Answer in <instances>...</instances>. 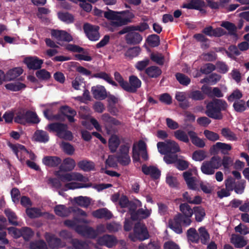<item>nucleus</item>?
<instances>
[{"instance_id": "1", "label": "nucleus", "mask_w": 249, "mask_h": 249, "mask_svg": "<svg viewBox=\"0 0 249 249\" xmlns=\"http://www.w3.org/2000/svg\"><path fill=\"white\" fill-rule=\"evenodd\" d=\"M228 107L224 100L214 98L207 104L205 114L213 119L221 120L224 117L222 112L227 111Z\"/></svg>"}, {"instance_id": "2", "label": "nucleus", "mask_w": 249, "mask_h": 249, "mask_svg": "<svg viewBox=\"0 0 249 249\" xmlns=\"http://www.w3.org/2000/svg\"><path fill=\"white\" fill-rule=\"evenodd\" d=\"M48 127L50 131L55 132L56 136L61 139L69 141L73 140V134L68 129V126L66 124L55 122L49 124Z\"/></svg>"}, {"instance_id": "3", "label": "nucleus", "mask_w": 249, "mask_h": 249, "mask_svg": "<svg viewBox=\"0 0 249 249\" xmlns=\"http://www.w3.org/2000/svg\"><path fill=\"white\" fill-rule=\"evenodd\" d=\"M14 121L17 123L22 124L27 123L37 124L40 121L36 113L29 110L18 112L14 118Z\"/></svg>"}, {"instance_id": "4", "label": "nucleus", "mask_w": 249, "mask_h": 249, "mask_svg": "<svg viewBox=\"0 0 249 249\" xmlns=\"http://www.w3.org/2000/svg\"><path fill=\"white\" fill-rule=\"evenodd\" d=\"M221 166V159L219 156H213L210 160L204 161L201 166L202 172L208 175H213L215 169Z\"/></svg>"}, {"instance_id": "5", "label": "nucleus", "mask_w": 249, "mask_h": 249, "mask_svg": "<svg viewBox=\"0 0 249 249\" xmlns=\"http://www.w3.org/2000/svg\"><path fill=\"white\" fill-rule=\"evenodd\" d=\"M159 152L161 154L166 153L176 154L180 149L177 142L174 141L168 140L166 142H160L157 143Z\"/></svg>"}, {"instance_id": "6", "label": "nucleus", "mask_w": 249, "mask_h": 249, "mask_svg": "<svg viewBox=\"0 0 249 249\" xmlns=\"http://www.w3.org/2000/svg\"><path fill=\"white\" fill-rule=\"evenodd\" d=\"M183 218L180 213L177 214L175 216L173 220L169 221V227L176 233H181L182 232L181 224L186 227L190 225L189 220L187 219H183Z\"/></svg>"}, {"instance_id": "7", "label": "nucleus", "mask_w": 249, "mask_h": 249, "mask_svg": "<svg viewBox=\"0 0 249 249\" xmlns=\"http://www.w3.org/2000/svg\"><path fill=\"white\" fill-rule=\"evenodd\" d=\"M83 29L88 38L92 41H96L99 39L100 27L98 25H92L89 23L84 24Z\"/></svg>"}, {"instance_id": "8", "label": "nucleus", "mask_w": 249, "mask_h": 249, "mask_svg": "<svg viewBox=\"0 0 249 249\" xmlns=\"http://www.w3.org/2000/svg\"><path fill=\"white\" fill-rule=\"evenodd\" d=\"M55 175L58 179L63 182L72 180L87 182L88 180V178L84 177L82 174L78 172L60 173L59 171H58Z\"/></svg>"}, {"instance_id": "9", "label": "nucleus", "mask_w": 249, "mask_h": 249, "mask_svg": "<svg viewBox=\"0 0 249 249\" xmlns=\"http://www.w3.org/2000/svg\"><path fill=\"white\" fill-rule=\"evenodd\" d=\"M65 49L68 51L76 53H83L84 54H76L74 55L75 59L78 60H84L86 61H90L92 60V57L88 55V53L85 52L84 49L75 44H67L65 45Z\"/></svg>"}, {"instance_id": "10", "label": "nucleus", "mask_w": 249, "mask_h": 249, "mask_svg": "<svg viewBox=\"0 0 249 249\" xmlns=\"http://www.w3.org/2000/svg\"><path fill=\"white\" fill-rule=\"evenodd\" d=\"M51 34L52 37L57 41V43L61 46H64L63 42H70L73 40L72 36L64 30L52 29Z\"/></svg>"}, {"instance_id": "11", "label": "nucleus", "mask_w": 249, "mask_h": 249, "mask_svg": "<svg viewBox=\"0 0 249 249\" xmlns=\"http://www.w3.org/2000/svg\"><path fill=\"white\" fill-rule=\"evenodd\" d=\"M141 85V81L136 76L132 75L129 77V82L126 81L123 89L129 93H135Z\"/></svg>"}, {"instance_id": "12", "label": "nucleus", "mask_w": 249, "mask_h": 249, "mask_svg": "<svg viewBox=\"0 0 249 249\" xmlns=\"http://www.w3.org/2000/svg\"><path fill=\"white\" fill-rule=\"evenodd\" d=\"M75 231L83 236L90 239H95L97 234L93 228L85 225H77L75 227Z\"/></svg>"}, {"instance_id": "13", "label": "nucleus", "mask_w": 249, "mask_h": 249, "mask_svg": "<svg viewBox=\"0 0 249 249\" xmlns=\"http://www.w3.org/2000/svg\"><path fill=\"white\" fill-rule=\"evenodd\" d=\"M116 237L113 235L104 234L98 237L97 239V243L100 246H104L108 248H111L117 244Z\"/></svg>"}, {"instance_id": "14", "label": "nucleus", "mask_w": 249, "mask_h": 249, "mask_svg": "<svg viewBox=\"0 0 249 249\" xmlns=\"http://www.w3.org/2000/svg\"><path fill=\"white\" fill-rule=\"evenodd\" d=\"M27 67L30 70H36L41 68L43 63V60L37 56H28L24 58L23 61Z\"/></svg>"}, {"instance_id": "15", "label": "nucleus", "mask_w": 249, "mask_h": 249, "mask_svg": "<svg viewBox=\"0 0 249 249\" xmlns=\"http://www.w3.org/2000/svg\"><path fill=\"white\" fill-rule=\"evenodd\" d=\"M125 40L127 44L137 45L142 41V36L139 33L133 30L128 34L125 35Z\"/></svg>"}, {"instance_id": "16", "label": "nucleus", "mask_w": 249, "mask_h": 249, "mask_svg": "<svg viewBox=\"0 0 249 249\" xmlns=\"http://www.w3.org/2000/svg\"><path fill=\"white\" fill-rule=\"evenodd\" d=\"M135 237L140 241H143L149 237V232L145 226L136 225L134 229Z\"/></svg>"}, {"instance_id": "17", "label": "nucleus", "mask_w": 249, "mask_h": 249, "mask_svg": "<svg viewBox=\"0 0 249 249\" xmlns=\"http://www.w3.org/2000/svg\"><path fill=\"white\" fill-rule=\"evenodd\" d=\"M91 91L93 97L97 100H104L107 97L105 88L101 85H97L91 88Z\"/></svg>"}, {"instance_id": "18", "label": "nucleus", "mask_w": 249, "mask_h": 249, "mask_svg": "<svg viewBox=\"0 0 249 249\" xmlns=\"http://www.w3.org/2000/svg\"><path fill=\"white\" fill-rule=\"evenodd\" d=\"M202 32L208 36L215 37H220L226 34V32L223 29L220 27L213 29L211 26L204 28Z\"/></svg>"}, {"instance_id": "19", "label": "nucleus", "mask_w": 249, "mask_h": 249, "mask_svg": "<svg viewBox=\"0 0 249 249\" xmlns=\"http://www.w3.org/2000/svg\"><path fill=\"white\" fill-rule=\"evenodd\" d=\"M231 148V146L230 144L217 142L210 148V152L211 153L215 154H217L219 150H221L222 153L226 154Z\"/></svg>"}, {"instance_id": "20", "label": "nucleus", "mask_w": 249, "mask_h": 249, "mask_svg": "<svg viewBox=\"0 0 249 249\" xmlns=\"http://www.w3.org/2000/svg\"><path fill=\"white\" fill-rule=\"evenodd\" d=\"M142 172L146 175H150L152 178L157 179L160 176V170L155 166H147L144 164L142 166Z\"/></svg>"}, {"instance_id": "21", "label": "nucleus", "mask_w": 249, "mask_h": 249, "mask_svg": "<svg viewBox=\"0 0 249 249\" xmlns=\"http://www.w3.org/2000/svg\"><path fill=\"white\" fill-rule=\"evenodd\" d=\"M101 119L107 129L110 128L113 125L118 126L121 124L120 121L111 116L108 113L103 114L101 116Z\"/></svg>"}, {"instance_id": "22", "label": "nucleus", "mask_w": 249, "mask_h": 249, "mask_svg": "<svg viewBox=\"0 0 249 249\" xmlns=\"http://www.w3.org/2000/svg\"><path fill=\"white\" fill-rule=\"evenodd\" d=\"M231 243L234 245L235 248L240 249L247 246L248 240H246L245 237L241 235L232 234L231 238Z\"/></svg>"}, {"instance_id": "23", "label": "nucleus", "mask_w": 249, "mask_h": 249, "mask_svg": "<svg viewBox=\"0 0 249 249\" xmlns=\"http://www.w3.org/2000/svg\"><path fill=\"white\" fill-rule=\"evenodd\" d=\"M180 211L182 213L183 219H187L190 221V224L192 223L191 218L194 213V209H192L188 203H181L179 206Z\"/></svg>"}, {"instance_id": "24", "label": "nucleus", "mask_w": 249, "mask_h": 249, "mask_svg": "<svg viewBox=\"0 0 249 249\" xmlns=\"http://www.w3.org/2000/svg\"><path fill=\"white\" fill-rule=\"evenodd\" d=\"M75 160L70 158H66L59 167L60 171L68 172L72 171L75 167Z\"/></svg>"}, {"instance_id": "25", "label": "nucleus", "mask_w": 249, "mask_h": 249, "mask_svg": "<svg viewBox=\"0 0 249 249\" xmlns=\"http://www.w3.org/2000/svg\"><path fill=\"white\" fill-rule=\"evenodd\" d=\"M93 217L102 219H110L112 217V214L107 208H100L92 212Z\"/></svg>"}, {"instance_id": "26", "label": "nucleus", "mask_w": 249, "mask_h": 249, "mask_svg": "<svg viewBox=\"0 0 249 249\" xmlns=\"http://www.w3.org/2000/svg\"><path fill=\"white\" fill-rule=\"evenodd\" d=\"M188 134L194 145L199 148H203L205 146L204 141L197 136L196 132L190 130L188 131Z\"/></svg>"}, {"instance_id": "27", "label": "nucleus", "mask_w": 249, "mask_h": 249, "mask_svg": "<svg viewBox=\"0 0 249 249\" xmlns=\"http://www.w3.org/2000/svg\"><path fill=\"white\" fill-rule=\"evenodd\" d=\"M92 77L103 79L113 87H117L118 86V84L112 80L110 75L106 72L101 71L94 73Z\"/></svg>"}, {"instance_id": "28", "label": "nucleus", "mask_w": 249, "mask_h": 249, "mask_svg": "<svg viewBox=\"0 0 249 249\" xmlns=\"http://www.w3.org/2000/svg\"><path fill=\"white\" fill-rule=\"evenodd\" d=\"M71 249H89V245L86 241L76 238L71 239L70 241Z\"/></svg>"}, {"instance_id": "29", "label": "nucleus", "mask_w": 249, "mask_h": 249, "mask_svg": "<svg viewBox=\"0 0 249 249\" xmlns=\"http://www.w3.org/2000/svg\"><path fill=\"white\" fill-rule=\"evenodd\" d=\"M23 72V70L19 67L15 68L9 70L5 74L6 81L15 80Z\"/></svg>"}, {"instance_id": "30", "label": "nucleus", "mask_w": 249, "mask_h": 249, "mask_svg": "<svg viewBox=\"0 0 249 249\" xmlns=\"http://www.w3.org/2000/svg\"><path fill=\"white\" fill-rule=\"evenodd\" d=\"M79 168L85 172H89L95 170V164L93 161L82 160L77 163Z\"/></svg>"}, {"instance_id": "31", "label": "nucleus", "mask_w": 249, "mask_h": 249, "mask_svg": "<svg viewBox=\"0 0 249 249\" xmlns=\"http://www.w3.org/2000/svg\"><path fill=\"white\" fill-rule=\"evenodd\" d=\"M54 212L56 215L61 217L67 216L71 212L72 208H68L64 205H57L54 208Z\"/></svg>"}, {"instance_id": "32", "label": "nucleus", "mask_w": 249, "mask_h": 249, "mask_svg": "<svg viewBox=\"0 0 249 249\" xmlns=\"http://www.w3.org/2000/svg\"><path fill=\"white\" fill-rule=\"evenodd\" d=\"M4 213L8 218L9 223L14 226H18V217L16 213L9 208L4 210Z\"/></svg>"}, {"instance_id": "33", "label": "nucleus", "mask_w": 249, "mask_h": 249, "mask_svg": "<svg viewBox=\"0 0 249 249\" xmlns=\"http://www.w3.org/2000/svg\"><path fill=\"white\" fill-rule=\"evenodd\" d=\"M198 231L201 243L205 245L208 244L210 239V236L207 230L205 227H201Z\"/></svg>"}, {"instance_id": "34", "label": "nucleus", "mask_w": 249, "mask_h": 249, "mask_svg": "<svg viewBox=\"0 0 249 249\" xmlns=\"http://www.w3.org/2000/svg\"><path fill=\"white\" fill-rule=\"evenodd\" d=\"M145 73L151 78H157L161 74V70L157 66H152L146 68Z\"/></svg>"}, {"instance_id": "35", "label": "nucleus", "mask_w": 249, "mask_h": 249, "mask_svg": "<svg viewBox=\"0 0 249 249\" xmlns=\"http://www.w3.org/2000/svg\"><path fill=\"white\" fill-rule=\"evenodd\" d=\"M9 146L16 155L17 158L20 160H21L22 159L21 157H19V153H21L22 152H24L27 153H29V152L26 149L25 147L23 145L20 144H14L10 143L9 144Z\"/></svg>"}, {"instance_id": "36", "label": "nucleus", "mask_w": 249, "mask_h": 249, "mask_svg": "<svg viewBox=\"0 0 249 249\" xmlns=\"http://www.w3.org/2000/svg\"><path fill=\"white\" fill-rule=\"evenodd\" d=\"M26 213L30 218L39 217L43 214L40 209L36 207L27 208Z\"/></svg>"}, {"instance_id": "37", "label": "nucleus", "mask_w": 249, "mask_h": 249, "mask_svg": "<svg viewBox=\"0 0 249 249\" xmlns=\"http://www.w3.org/2000/svg\"><path fill=\"white\" fill-rule=\"evenodd\" d=\"M187 236L189 240L192 243L197 244L199 241V236L196 230L194 228H191L187 230Z\"/></svg>"}, {"instance_id": "38", "label": "nucleus", "mask_w": 249, "mask_h": 249, "mask_svg": "<svg viewBox=\"0 0 249 249\" xmlns=\"http://www.w3.org/2000/svg\"><path fill=\"white\" fill-rule=\"evenodd\" d=\"M74 201L79 206L88 208L90 204V199L87 196H79L73 199Z\"/></svg>"}, {"instance_id": "39", "label": "nucleus", "mask_w": 249, "mask_h": 249, "mask_svg": "<svg viewBox=\"0 0 249 249\" xmlns=\"http://www.w3.org/2000/svg\"><path fill=\"white\" fill-rule=\"evenodd\" d=\"M193 212L196 220L198 222H201L206 215L204 209L201 206H195L194 207Z\"/></svg>"}, {"instance_id": "40", "label": "nucleus", "mask_w": 249, "mask_h": 249, "mask_svg": "<svg viewBox=\"0 0 249 249\" xmlns=\"http://www.w3.org/2000/svg\"><path fill=\"white\" fill-rule=\"evenodd\" d=\"M141 51V49L139 46L129 48L124 53V56L129 59H132L134 57L139 55Z\"/></svg>"}, {"instance_id": "41", "label": "nucleus", "mask_w": 249, "mask_h": 249, "mask_svg": "<svg viewBox=\"0 0 249 249\" xmlns=\"http://www.w3.org/2000/svg\"><path fill=\"white\" fill-rule=\"evenodd\" d=\"M120 144V141L117 136L111 137L108 141V147L110 152L115 153Z\"/></svg>"}, {"instance_id": "42", "label": "nucleus", "mask_w": 249, "mask_h": 249, "mask_svg": "<svg viewBox=\"0 0 249 249\" xmlns=\"http://www.w3.org/2000/svg\"><path fill=\"white\" fill-rule=\"evenodd\" d=\"M174 135L178 140L185 143L189 142V135L184 131L178 129L174 132Z\"/></svg>"}, {"instance_id": "43", "label": "nucleus", "mask_w": 249, "mask_h": 249, "mask_svg": "<svg viewBox=\"0 0 249 249\" xmlns=\"http://www.w3.org/2000/svg\"><path fill=\"white\" fill-rule=\"evenodd\" d=\"M188 96L194 101H202L205 98V95L201 91L198 90L190 91L188 94Z\"/></svg>"}, {"instance_id": "44", "label": "nucleus", "mask_w": 249, "mask_h": 249, "mask_svg": "<svg viewBox=\"0 0 249 249\" xmlns=\"http://www.w3.org/2000/svg\"><path fill=\"white\" fill-rule=\"evenodd\" d=\"M58 16L61 21L67 24L72 23L74 20L73 16L68 12H59Z\"/></svg>"}, {"instance_id": "45", "label": "nucleus", "mask_w": 249, "mask_h": 249, "mask_svg": "<svg viewBox=\"0 0 249 249\" xmlns=\"http://www.w3.org/2000/svg\"><path fill=\"white\" fill-rule=\"evenodd\" d=\"M232 107L237 112H243L247 109L246 103L244 100L235 101Z\"/></svg>"}, {"instance_id": "46", "label": "nucleus", "mask_w": 249, "mask_h": 249, "mask_svg": "<svg viewBox=\"0 0 249 249\" xmlns=\"http://www.w3.org/2000/svg\"><path fill=\"white\" fill-rule=\"evenodd\" d=\"M175 76L179 84L183 86H187L191 83L190 78L182 73L178 72L176 74Z\"/></svg>"}, {"instance_id": "47", "label": "nucleus", "mask_w": 249, "mask_h": 249, "mask_svg": "<svg viewBox=\"0 0 249 249\" xmlns=\"http://www.w3.org/2000/svg\"><path fill=\"white\" fill-rule=\"evenodd\" d=\"M146 41L151 47H156L160 44V36L156 34L150 35L148 36Z\"/></svg>"}, {"instance_id": "48", "label": "nucleus", "mask_w": 249, "mask_h": 249, "mask_svg": "<svg viewBox=\"0 0 249 249\" xmlns=\"http://www.w3.org/2000/svg\"><path fill=\"white\" fill-rule=\"evenodd\" d=\"M221 25L228 31L229 34L230 35L235 36L236 35L237 27L233 23L229 21H224Z\"/></svg>"}, {"instance_id": "49", "label": "nucleus", "mask_w": 249, "mask_h": 249, "mask_svg": "<svg viewBox=\"0 0 249 249\" xmlns=\"http://www.w3.org/2000/svg\"><path fill=\"white\" fill-rule=\"evenodd\" d=\"M5 87L7 89L14 91H18L24 89L26 87V85L23 83L18 82L17 83H9L6 84Z\"/></svg>"}, {"instance_id": "50", "label": "nucleus", "mask_w": 249, "mask_h": 249, "mask_svg": "<svg viewBox=\"0 0 249 249\" xmlns=\"http://www.w3.org/2000/svg\"><path fill=\"white\" fill-rule=\"evenodd\" d=\"M21 237L26 241H29L34 235V232L32 230L28 227H24L21 228Z\"/></svg>"}, {"instance_id": "51", "label": "nucleus", "mask_w": 249, "mask_h": 249, "mask_svg": "<svg viewBox=\"0 0 249 249\" xmlns=\"http://www.w3.org/2000/svg\"><path fill=\"white\" fill-rule=\"evenodd\" d=\"M30 249H47V244L42 240L31 242L30 244Z\"/></svg>"}, {"instance_id": "52", "label": "nucleus", "mask_w": 249, "mask_h": 249, "mask_svg": "<svg viewBox=\"0 0 249 249\" xmlns=\"http://www.w3.org/2000/svg\"><path fill=\"white\" fill-rule=\"evenodd\" d=\"M34 138L37 142H46L47 141L46 133L43 130H36L34 134Z\"/></svg>"}, {"instance_id": "53", "label": "nucleus", "mask_w": 249, "mask_h": 249, "mask_svg": "<svg viewBox=\"0 0 249 249\" xmlns=\"http://www.w3.org/2000/svg\"><path fill=\"white\" fill-rule=\"evenodd\" d=\"M90 186L91 185H89L88 184L72 182L66 183L65 185V187L67 189H75L77 188H87L90 187Z\"/></svg>"}, {"instance_id": "54", "label": "nucleus", "mask_w": 249, "mask_h": 249, "mask_svg": "<svg viewBox=\"0 0 249 249\" xmlns=\"http://www.w3.org/2000/svg\"><path fill=\"white\" fill-rule=\"evenodd\" d=\"M164 155L163 160L167 164H176L178 159V156L176 154L166 153Z\"/></svg>"}, {"instance_id": "55", "label": "nucleus", "mask_w": 249, "mask_h": 249, "mask_svg": "<svg viewBox=\"0 0 249 249\" xmlns=\"http://www.w3.org/2000/svg\"><path fill=\"white\" fill-rule=\"evenodd\" d=\"M242 97V93L239 89H236L228 97L227 99L229 102H232L234 100H240Z\"/></svg>"}, {"instance_id": "56", "label": "nucleus", "mask_w": 249, "mask_h": 249, "mask_svg": "<svg viewBox=\"0 0 249 249\" xmlns=\"http://www.w3.org/2000/svg\"><path fill=\"white\" fill-rule=\"evenodd\" d=\"M61 147L63 151L69 155H71L74 152L73 146L69 142H62L61 143Z\"/></svg>"}, {"instance_id": "57", "label": "nucleus", "mask_w": 249, "mask_h": 249, "mask_svg": "<svg viewBox=\"0 0 249 249\" xmlns=\"http://www.w3.org/2000/svg\"><path fill=\"white\" fill-rule=\"evenodd\" d=\"M117 161L123 166H127L131 162L130 157L127 155H116Z\"/></svg>"}, {"instance_id": "58", "label": "nucleus", "mask_w": 249, "mask_h": 249, "mask_svg": "<svg viewBox=\"0 0 249 249\" xmlns=\"http://www.w3.org/2000/svg\"><path fill=\"white\" fill-rule=\"evenodd\" d=\"M48 246H49L52 249H57L63 247L62 241L60 238H54L50 240L48 239Z\"/></svg>"}, {"instance_id": "59", "label": "nucleus", "mask_w": 249, "mask_h": 249, "mask_svg": "<svg viewBox=\"0 0 249 249\" xmlns=\"http://www.w3.org/2000/svg\"><path fill=\"white\" fill-rule=\"evenodd\" d=\"M221 77V76L220 75L213 73L209 76L208 78L203 79V81L205 82H209L212 85H214L220 80Z\"/></svg>"}, {"instance_id": "60", "label": "nucleus", "mask_w": 249, "mask_h": 249, "mask_svg": "<svg viewBox=\"0 0 249 249\" xmlns=\"http://www.w3.org/2000/svg\"><path fill=\"white\" fill-rule=\"evenodd\" d=\"M205 152L202 150H196L193 152L192 158L196 161H202L206 158Z\"/></svg>"}, {"instance_id": "61", "label": "nucleus", "mask_w": 249, "mask_h": 249, "mask_svg": "<svg viewBox=\"0 0 249 249\" xmlns=\"http://www.w3.org/2000/svg\"><path fill=\"white\" fill-rule=\"evenodd\" d=\"M121 225L115 222L107 223L106 229L108 232L113 233L116 232L121 229Z\"/></svg>"}, {"instance_id": "62", "label": "nucleus", "mask_w": 249, "mask_h": 249, "mask_svg": "<svg viewBox=\"0 0 249 249\" xmlns=\"http://www.w3.org/2000/svg\"><path fill=\"white\" fill-rule=\"evenodd\" d=\"M8 233L14 238L17 239L21 237V228L18 229L14 227H10L7 228Z\"/></svg>"}, {"instance_id": "63", "label": "nucleus", "mask_w": 249, "mask_h": 249, "mask_svg": "<svg viewBox=\"0 0 249 249\" xmlns=\"http://www.w3.org/2000/svg\"><path fill=\"white\" fill-rule=\"evenodd\" d=\"M189 165V163L187 161L178 159L175 166L179 170L183 171L188 168Z\"/></svg>"}, {"instance_id": "64", "label": "nucleus", "mask_w": 249, "mask_h": 249, "mask_svg": "<svg viewBox=\"0 0 249 249\" xmlns=\"http://www.w3.org/2000/svg\"><path fill=\"white\" fill-rule=\"evenodd\" d=\"M221 134L224 137L229 139L230 140H236V137L235 134L229 128H222L221 130Z\"/></svg>"}]
</instances>
